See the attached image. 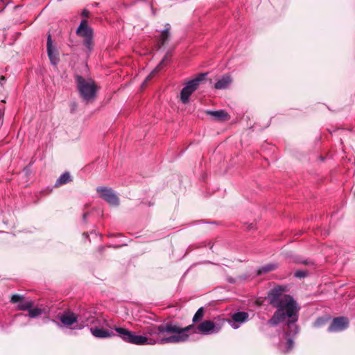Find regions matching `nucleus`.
<instances>
[{
    "label": "nucleus",
    "mask_w": 355,
    "mask_h": 355,
    "mask_svg": "<svg viewBox=\"0 0 355 355\" xmlns=\"http://www.w3.org/2000/svg\"><path fill=\"white\" fill-rule=\"evenodd\" d=\"M77 87L80 97L87 103L93 101L96 98L97 87L92 79H85L80 76L76 77Z\"/></svg>",
    "instance_id": "3"
},
{
    "label": "nucleus",
    "mask_w": 355,
    "mask_h": 355,
    "mask_svg": "<svg viewBox=\"0 0 355 355\" xmlns=\"http://www.w3.org/2000/svg\"><path fill=\"white\" fill-rule=\"evenodd\" d=\"M22 315L26 316V315H23V314H18V315H17V317H19V316H22Z\"/></svg>",
    "instance_id": "28"
},
{
    "label": "nucleus",
    "mask_w": 355,
    "mask_h": 355,
    "mask_svg": "<svg viewBox=\"0 0 355 355\" xmlns=\"http://www.w3.org/2000/svg\"><path fill=\"white\" fill-rule=\"evenodd\" d=\"M223 320H205L198 326L193 324L182 328L174 323L159 325L151 324L144 329L141 335L122 327H114L118 336L124 341L136 345H154L156 344L178 343L186 341L191 334L211 335L218 333Z\"/></svg>",
    "instance_id": "1"
},
{
    "label": "nucleus",
    "mask_w": 355,
    "mask_h": 355,
    "mask_svg": "<svg viewBox=\"0 0 355 355\" xmlns=\"http://www.w3.org/2000/svg\"><path fill=\"white\" fill-rule=\"evenodd\" d=\"M72 180L71 177L69 172H65L63 174H62L56 180V182L55 184V187H59L62 184H67L68 182H70Z\"/></svg>",
    "instance_id": "16"
},
{
    "label": "nucleus",
    "mask_w": 355,
    "mask_h": 355,
    "mask_svg": "<svg viewBox=\"0 0 355 355\" xmlns=\"http://www.w3.org/2000/svg\"><path fill=\"white\" fill-rule=\"evenodd\" d=\"M206 113L211 116L217 121H226L230 119L229 114L223 110L217 111L207 110Z\"/></svg>",
    "instance_id": "13"
},
{
    "label": "nucleus",
    "mask_w": 355,
    "mask_h": 355,
    "mask_svg": "<svg viewBox=\"0 0 355 355\" xmlns=\"http://www.w3.org/2000/svg\"><path fill=\"white\" fill-rule=\"evenodd\" d=\"M34 306L32 300L21 301L17 305V309L21 311H29Z\"/></svg>",
    "instance_id": "19"
},
{
    "label": "nucleus",
    "mask_w": 355,
    "mask_h": 355,
    "mask_svg": "<svg viewBox=\"0 0 355 355\" xmlns=\"http://www.w3.org/2000/svg\"><path fill=\"white\" fill-rule=\"evenodd\" d=\"M169 57H170L169 53H167L164 56V58L162 59L161 62L158 64V66L150 73V75H148L146 77L144 84H145L147 81H148L160 69L161 66L162 65V64L169 61Z\"/></svg>",
    "instance_id": "17"
},
{
    "label": "nucleus",
    "mask_w": 355,
    "mask_h": 355,
    "mask_svg": "<svg viewBox=\"0 0 355 355\" xmlns=\"http://www.w3.org/2000/svg\"><path fill=\"white\" fill-rule=\"evenodd\" d=\"M22 299H23L22 295L15 294L11 297L10 302L12 303H17V302L20 303V302L21 301Z\"/></svg>",
    "instance_id": "22"
},
{
    "label": "nucleus",
    "mask_w": 355,
    "mask_h": 355,
    "mask_svg": "<svg viewBox=\"0 0 355 355\" xmlns=\"http://www.w3.org/2000/svg\"><path fill=\"white\" fill-rule=\"evenodd\" d=\"M76 33L78 36L83 39V44L89 51H92L93 46V29L88 26L87 21L85 19H83L78 28L76 29Z\"/></svg>",
    "instance_id": "4"
},
{
    "label": "nucleus",
    "mask_w": 355,
    "mask_h": 355,
    "mask_svg": "<svg viewBox=\"0 0 355 355\" xmlns=\"http://www.w3.org/2000/svg\"><path fill=\"white\" fill-rule=\"evenodd\" d=\"M204 316V309L202 307L198 309V310L196 312L195 315L193 317V322H197L200 320H201Z\"/></svg>",
    "instance_id": "21"
},
{
    "label": "nucleus",
    "mask_w": 355,
    "mask_h": 355,
    "mask_svg": "<svg viewBox=\"0 0 355 355\" xmlns=\"http://www.w3.org/2000/svg\"><path fill=\"white\" fill-rule=\"evenodd\" d=\"M232 83V78L230 75H225L219 78L214 85L216 89H225Z\"/></svg>",
    "instance_id": "14"
},
{
    "label": "nucleus",
    "mask_w": 355,
    "mask_h": 355,
    "mask_svg": "<svg viewBox=\"0 0 355 355\" xmlns=\"http://www.w3.org/2000/svg\"><path fill=\"white\" fill-rule=\"evenodd\" d=\"M205 76V73L200 74L196 78L189 81L182 88L180 93V99L183 103L189 102L190 96L196 90L199 83L204 79Z\"/></svg>",
    "instance_id": "5"
},
{
    "label": "nucleus",
    "mask_w": 355,
    "mask_h": 355,
    "mask_svg": "<svg viewBox=\"0 0 355 355\" xmlns=\"http://www.w3.org/2000/svg\"><path fill=\"white\" fill-rule=\"evenodd\" d=\"M96 191L100 197L112 206H118L119 200L115 192L111 189L104 187H98Z\"/></svg>",
    "instance_id": "6"
},
{
    "label": "nucleus",
    "mask_w": 355,
    "mask_h": 355,
    "mask_svg": "<svg viewBox=\"0 0 355 355\" xmlns=\"http://www.w3.org/2000/svg\"><path fill=\"white\" fill-rule=\"evenodd\" d=\"M82 15L85 17H88L89 11L87 10H83V11L82 12Z\"/></svg>",
    "instance_id": "25"
},
{
    "label": "nucleus",
    "mask_w": 355,
    "mask_h": 355,
    "mask_svg": "<svg viewBox=\"0 0 355 355\" xmlns=\"http://www.w3.org/2000/svg\"><path fill=\"white\" fill-rule=\"evenodd\" d=\"M306 275L307 272L304 270H297L295 273V276L300 278L304 277L306 276Z\"/></svg>",
    "instance_id": "23"
},
{
    "label": "nucleus",
    "mask_w": 355,
    "mask_h": 355,
    "mask_svg": "<svg viewBox=\"0 0 355 355\" xmlns=\"http://www.w3.org/2000/svg\"><path fill=\"white\" fill-rule=\"evenodd\" d=\"M283 291L284 289L278 286L272 288L268 294L270 304L277 309L268 323L272 326H277L286 319H289L285 340H282L279 344V349L284 353H287L293 349V337L298 333V327L295 323L298 320L300 307L291 295L282 296Z\"/></svg>",
    "instance_id": "2"
},
{
    "label": "nucleus",
    "mask_w": 355,
    "mask_h": 355,
    "mask_svg": "<svg viewBox=\"0 0 355 355\" xmlns=\"http://www.w3.org/2000/svg\"><path fill=\"white\" fill-rule=\"evenodd\" d=\"M170 25L168 24H166L165 28L160 33L158 39H157V45L158 48L160 49L162 46H163L166 42L168 41V40L170 37Z\"/></svg>",
    "instance_id": "15"
},
{
    "label": "nucleus",
    "mask_w": 355,
    "mask_h": 355,
    "mask_svg": "<svg viewBox=\"0 0 355 355\" xmlns=\"http://www.w3.org/2000/svg\"><path fill=\"white\" fill-rule=\"evenodd\" d=\"M248 313L244 311H238L232 314V320H229L230 324L234 329H238L240 324L246 322L248 319Z\"/></svg>",
    "instance_id": "9"
},
{
    "label": "nucleus",
    "mask_w": 355,
    "mask_h": 355,
    "mask_svg": "<svg viewBox=\"0 0 355 355\" xmlns=\"http://www.w3.org/2000/svg\"><path fill=\"white\" fill-rule=\"evenodd\" d=\"M253 227H252V224H250L248 227L249 229H252Z\"/></svg>",
    "instance_id": "27"
},
{
    "label": "nucleus",
    "mask_w": 355,
    "mask_h": 355,
    "mask_svg": "<svg viewBox=\"0 0 355 355\" xmlns=\"http://www.w3.org/2000/svg\"><path fill=\"white\" fill-rule=\"evenodd\" d=\"M87 216V213H85V214H83V220H86Z\"/></svg>",
    "instance_id": "26"
},
{
    "label": "nucleus",
    "mask_w": 355,
    "mask_h": 355,
    "mask_svg": "<svg viewBox=\"0 0 355 355\" xmlns=\"http://www.w3.org/2000/svg\"><path fill=\"white\" fill-rule=\"evenodd\" d=\"M324 322V320L322 319V318H319L315 322H314V327H320L321 325H322Z\"/></svg>",
    "instance_id": "24"
},
{
    "label": "nucleus",
    "mask_w": 355,
    "mask_h": 355,
    "mask_svg": "<svg viewBox=\"0 0 355 355\" xmlns=\"http://www.w3.org/2000/svg\"><path fill=\"white\" fill-rule=\"evenodd\" d=\"M46 47L48 56L51 64L56 65L59 61V58L57 54L56 49L53 46L51 34L48 35Z\"/></svg>",
    "instance_id": "10"
},
{
    "label": "nucleus",
    "mask_w": 355,
    "mask_h": 355,
    "mask_svg": "<svg viewBox=\"0 0 355 355\" xmlns=\"http://www.w3.org/2000/svg\"><path fill=\"white\" fill-rule=\"evenodd\" d=\"M90 332L97 338H111L115 336L113 331L98 327H91Z\"/></svg>",
    "instance_id": "11"
},
{
    "label": "nucleus",
    "mask_w": 355,
    "mask_h": 355,
    "mask_svg": "<svg viewBox=\"0 0 355 355\" xmlns=\"http://www.w3.org/2000/svg\"><path fill=\"white\" fill-rule=\"evenodd\" d=\"M44 312V309L40 308H31L28 311V316L31 318H35Z\"/></svg>",
    "instance_id": "20"
},
{
    "label": "nucleus",
    "mask_w": 355,
    "mask_h": 355,
    "mask_svg": "<svg viewBox=\"0 0 355 355\" xmlns=\"http://www.w3.org/2000/svg\"><path fill=\"white\" fill-rule=\"evenodd\" d=\"M78 322H80L78 329L89 324H99V320L96 318L95 313L92 311H84L78 315Z\"/></svg>",
    "instance_id": "7"
},
{
    "label": "nucleus",
    "mask_w": 355,
    "mask_h": 355,
    "mask_svg": "<svg viewBox=\"0 0 355 355\" xmlns=\"http://www.w3.org/2000/svg\"><path fill=\"white\" fill-rule=\"evenodd\" d=\"M277 268V265L275 263H268L263 266L257 270V275H260L262 274L268 273L270 271L275 270Z\"/></svg>",
    "instance_id": "18"
},
{
    "label": "nucleus",
    "mask_w": 355,
    "mask_h": 355,
    "mask_svg": "<svg viewBox=\"0 0 355 355\" xmlns=\"http://www.w3.org/2000/svg\"><path fill=\"white\" fill-rule=\"evenodd\" d=\"M349 324L348 320L345 317H338L333 320L328 328L329 332H337L345 330Z\"/></svg>",
    "instance_id": "8"
},
{
    "label": "nucleus",
    "mask_w": 355,
    "mask_h": 355,
    "mask_svg": "<svg viewBox=\"0 0 355 355\" xmlns=\"http://www.w3.org/2000/svg\"><path fill=\"white\" fill-rule=\"evenodd\" d=\"M61 322L65 326H71L78 322V315L71 311H67L59 316Z\"/></svg>",
    "instance_id": "12"
}]
</instances>
